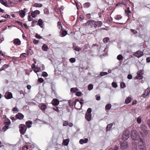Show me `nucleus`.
<instances>
[{
    "label": "nucleus",
    "instance_id": "2",
    "mask_svg": "<svg viewBox=\"0 0 150 150\" xmlns=\"http://www.w3.org/2000/svg\"><path fill=\"white\" fill-rule=\"evenodd\" d=\"M138 147L140 150H146V146L144 139L140 138V141L138 143Z\"/></svg>",
    "mask_w": 150,
    "mask_h": 150
},
{
    "label": "nucleus",
    "instance_id": "38",
    "mask_svg": "<svg viewBox=\"0 0 150 150\" xmlns=\"http://www.w3.org/2000/svg\"><path fill=\"white\" fill-rule=\"evenodd\" d=\"M123 134H125L126 135L129 137L130 131L129 130H126L123 133Z\"/></svg>",
    "mask_w": 150,
    "mask_h": 150
},
{
    "label": "nucleus",
    "instance_id": "62",
    "mask_svg": "<svg viewBox=\"0 0 150 150\" xmlns=\"http://www.w3.org/2000/svg\"><path fill=\"white\" fill-rule=\"evenodd\" d=\"M37 22V21L36 20L33 21L32 22V27L34 26L35 25V23H36Z\"/></svg>",
    "mask_w": 150,
    "mask_h": 150
},
{
    "label": "nucleus",
    "instance_id": "21",
    "mask_svg": "<svg viewBox=\"0 0 150 150\" xmlns=\"http://www.w3.org/2000/svg\"><path fill=\"white\" fill-rule=\"evenodd\" d=\"M9 67V64H5L3 65V66L0 69V71H2V70H4L5 69L7 68L8 67Z\"/></svg>",
    "mask_w": 150,
    "mask_h": 150
},
{
    "label": "nucleus",
    "instance_id": "34",
    "mask_svg": "<svg viewBox=\"0 0 150 150\" xmlns=\"http://www.w3.org/2000/svg\"><path fill=\"white\" fill-rule=\"evenodd\" d=\"M61 36L64 37L67 34V32L66 30H62Z\"/></svg>",
    "mask_w": 150,
    "mask_h": 150
},
{
    "label": "nucleus",
    "instance_id": "44",
    "mask_svg": "<svg viewBox=\"0 0 150 150\" xmlns=\"http://www.w3.org/2000/svg\"><path fill=\"white\" fill-rule=\"evenodd\" d=\"M42 75L43 77H46L48 76V74L46 72L43 71L42 73Z\"/></svg>",
    "mask_w": 150,
    "mask_h": 150
},
{
    "label": "nucleus",
    "instance_id": "47",
    "mask_svg": "<svg viewBox=\"0 0 150 150\" xmlns=\"http://www.w3.org/2000/svg\"><path fill=\"white\" fill-rule=\"evenodd\" d=\"M125 85L123 82H121L120 83V87L121 88H123L125 87Z\"/></svg>",
    "mask_w": 150,
    "mask_h": 150
},
{
    "label": "nucleus",
    "instance_id": "32",
    "mask_svg": "<svg viewBox=\"0 0 150 150\" xmlns=\"http://www.w3.org/2000/svg\"><path fill=\"white\" fill-rule=\"evenodd\" d=\"M33 6L36 7H41L42 6V5L41 4L36 3L34 4Z\"/></svg>",
    "mask_w": 150,
    "mask_h": 150
},
{
    "label": "nucleus",
    "instance_id": "35",
    "mask_svg": "<svg viewBox=\"0 0 150 150\" xmlns=\"http://www.w3.org/2000/svg\"><path fill=\"white\" fill-rule=\"evenodd\" d=\"M131 100V98L130 97H128L125 100V103L126 104H128L130 103Z\"/></svg>",
    "mask_w": 150,
    "mask_h": 150
},
{
    "label": "nucleus",
    "instance_id": "12",
    "mask_svg": "<svg viewBox=\"0 0 150 150\" xmlns=\"http://www.w3.org/2000/svg\"><path fill=\"white\" fill-rule=\"evenodd\" d=\"M40 13V11L38 10H35L34 11L32 12L31 13V16L33 18H35L36 16L39 14Z\"/></svg>",
    "mask_w": 150,
    "mask_h": 150
},
{
    "label": "nucleus",
    "instance_id": "24",
    "mask_svg": "<svg viewBox=\"0 0 150 150\" xmlns=\"http://www.w3.org/2000/svg\"><path fill=\"white\" fill-rule=\"evenodd\" d=\"M78 90V89L76 87L72 88L70 89V91L71 93H75Z\"/></svg>",
    "mask_w": 150,
    "mask_h": 150
},
{
    "label": "nucleus",
    "instance_id": "54",
    "mask_svg": "<svg viewBox=\"0 0 150 150\" xmlns=\"http://www.w3.org/2000/svg\"><path fill=\"white\" fill-rule=\"evenodd\" d=\"M33 42L34 44L37 45L39 43V40L34 39L33 41Z\"/></svg>",
    "mask_w": 150,
    "mask_h": 150
},
{
    "label": "nucleus",
    "instance_id": "18",
    "mask_svg": "<svg viewBox=\"0 0 150 150\" xmlns=\"http://www.w3.org/2000/svg\"><path fill=\"white\" fill-rule=\"evenodd\" d=\"M43 23V20L41 19H40L38 20V24L41 28H42Z\"/></svg>",
    "mask_w": 150,
    "mask_h": 150
},
{
    "label": "nucleus",
    "instance_id": "11",
    "mask_svg": "<svg viewBox=\"0 0 150 150\" xmlns=\"http://www.w3.org/2000/svg\"><path fill=\"white\" fill-rule=\"evenodd\" d=\"M143 74V71L140 70L137 73V76L138 79H141L143 78L142 75Z\"/></svg>",
    "mask_w": 150,
    "mask_h": 150
},
{
    "label": "nucleus",
    "instance_id": "55",
    "mask_svg": "<svg viewBox=\"0 0 150 150\" xmlns=\"http://www.w3.org/2000/svg\"><path fill=\"white\" fill-rule=\"evenodd\" d=\"M92 111V110L91 108H88L87 110V112L86 113H88L90 114H91V112Z\"/></svg>",
    "mask_w": 150,
    "mask_h": 150
},
{
    "label": "nucleus",
    "instance_id": "4",
    "mask_svg": "<svg viewBox=\"0 0 150 150\" xmlns=\"http://www.w3.org/2000/svg\"><path fill=\"white\" fill-rule=\"evenodd\" d=\"M27 128L25 125H21L19 127V131L21 134H24L26 131Z\"/></svg>",
    "mask_w": 150,
    "mask_h": 150
},
{
    "label": "nucleus",
    "instance_id": "7",
    "mask_svg": "<svg viewBox=\"0 0 150 150\" xmlns=\"http://www.w3.org/2000/svg\"><path fill=\"white\" fill-rule=\"evenodd\" d=\"M95 23L94 27L95 28L100 27L103 25V23L101 21H95Z\"/></svg>",
    "mask_w": 150,
    "mask_h": 150
},
{
    "label": "nucleus",
    "instance_id": "1",
    "mask_svg": "<svg viewBox=\"0 0 150 150\" xmlns=\"http://www.w3.org/2000/svg\"><path fill=\"white\" fill-rule=\"evenodd\" d=\"M141 132H140V134L142 137H144L145 135H146L149 132V131L147 130V127L145 125L142 124L140 127Z\"/></svg>",
    "mask_w": 150,
    "mask_h": 150
},
{
    "label": "nucleus",
    "instance_id": "33",
    "mask_svg": "<svg viewBox=\"0 0 150 150\" xmlns=\"http://www.w3.org/2000/svg\"><path fill=\"white\" fill-rule=\"evenodd\" d=\"M69 142V139H65L63 141V143L65 146H67Z\"/></svg>",
    "mask_w": 150,
    "mask_h": 150
},
{
    "label": "nucleus",
    "instance_id": "61",
    "mask_svg": "<svg viewBox=\"0 0 150 150\" xmlns=\"http://www.w3.org/2000/svg\"><path fill=\"white\" fill-rule=\"evenodd\" d=\"M81 92H77L76 93V95L78 96H81Z\"/></svg>",
    "mask_w": 150,
    "mask_h": 150
},
{
    "label": "nucleus",
    "instance_id": "13",
    "mask_svg": "<svg viewBox=\"0 0 150 150\" xmlns=\"http://www.w3.org/2000/svg\"><path fill=\"white\" fill-rule=\"evenodd\" d=\"M91 117L92 115L91 114L88 113H86L85 118L87 121H90L91 120Z\"/></svg>",
    "mask_w": 150,
    "mask_h": 150
},
{
    "label": "nucleus",
    "instance_id": "31",
    "mask_svg": "<svg viewBox=\"0 0 150 150\" xmlns=\"http://www.w3.org/2000/svg\"><path fill=\"white\" fill-rule=\"evenodd\" d=\"M13 43L16 45H19V39L18 38L15 39L13 40Z\"/></svg>",
    "mask_w": 150,
    "mask_h": 150
},
{
    "label": "nucleus",
    "instance_id": "27",
    "mask_svg": "<svg viewBox=\"0 0 150 150\" xmlns=\"http://www.w3.org/2000/svg\"><path fill=\"white\" fill-rule=\"evenodd\" d=\"M57 27L59 29H61V30H62L63 29L62 25V23L61 22L58 21L57 22Z\"/></svg>",
    "mask_w": 150,
    "mask_h": 150
},
{
    "label": "nucleus",
    "instance_id": "36",
    "mask_svg": "<svg viewBox=\"0 0 150 150\" xmlns=\"http://www.w3.org/2000/svg\"><path fill=\"white\" fill-rule=\"evenodd\" d=\"M0 2L1 3L6 6H8V4L7 2L6 1H4V0H0Z\"/></svg>",
    "mask_w": 150,
    "mask_h": 150
},
{
    "label": "nucleus",
    "instance_id": "29",
    "mask_svg": "<svg viewBox=\"0 0 150 150\" xmlns=\"http://www.w3.org/2000/svg\"><path fill=\"white\" fill-rule=\"evenodd\" d=\"M117 58L118 60L121 61L123 60V57L122 54H120L117 56Z\"/></svg>",
    "mask_w": 150,
    "mask_h": 150
},
{
    "label": "nucleus",
    "instance_id": "16",
    "mask_svg": "<svg viewBox=\"0 0 150 150\" xmlns=\"http://www.w3.org/2000/svg\"><path fill=\"white\" fill-rule=\"evenodd\" d=\"M5 97L6 99H9L12 97V94L10 92L6 93L5 95Z\"/></svg>",
    "mask_w": 150,
    "mask_h": 150
},
{
    "label": "nucleus",
    "instance_id": "28",
    "mask_svg": "<svg viewBox=\"0 0 150 150\" xmlns=\"http://www.w3.org/2000/svg\"><path fill=\"white\" fill-rule=\"evenodd\" d=\"M111 105L110 104H107L105 106V109L106 111L110 110L111 107Z\"/></svg>",
    "mask_w": 150,
    "mask_h": 150
},
{
    "label": "nucleus",
    "instance_id": "19",
    "mask_svg": "<svg viewBox=\"0 0 150 150\" xmlns=\"http://www.w3.org/2000/svg\"><path fill=\"white\" fill-rule=\"evenodd\" d=\"M132 150H137V142H132Z\"/></svg>",
    "mask_w": 150,
    "mask_h": 150
},
{
    "label": "nucleus",
    "instance_id": "43",
    "mask_svg": "<svg viewBox=\"0 0 150 150\" xmlns=\"http://www.w3.org/2000/svg\"><path fill=\"white\" fill-rule=\"evenodd\" d=\"M40 69V68L36 67V68H35L34 69V71L35 73H37V72H39Z\"/></svg>",
    "mask_w": 150,
    "mask_h": 150
},
{
    "label": "nucleus",
    "instance_id": "58",
    "mask_svg": "<svg viewBox=\"0 0 150 150\" xmlns=\"http://www.w3.org/2000/svg\"><path fill=\"white\" fill-rule=\"evenodd\" d=\"M1 17L5 18H10L11 17V16L10 15H8V14H6L5 16H2Z\"/></svg>",
    "mask_w": 150,
    "mask_h": 150
},
{
    "label": "nucleus",
    "instance_id": "52",
    "mask_svg": "<svg viewBox=\"0 0 150 150\" xmlns=\"http://www.w3.org/2000/svg\"><path fill=\"white\" fill-rule=\"evenodd\" d=\"M12 110L13 112L14 113H16L18 112V109L16 107L13 108L12 109Z\"/></svg>",
    "mask_w": 150,
    "mask_h": 150
},
{
    "label": "nucleus",
    "instance_id": "9",
    "mask_svg": "<svg viewBox=\"0 0 150 150\" xmlns=\"http://www.w3.org/2000/svg\"><path fill=\"white\" fill-rule=\"evenodd\" d=\"M59 103V100L56 99H53L51 103L54 106H57L58 105Z\"/></svg>",
    "mask_w": 150,
    "mask_h": 150
},
{
    "label": "nucleus",
    "instance_id": "6",
    "mask_svg": "<svg viewBox=\"0 0 150 150\" xmlns=\"http://www.w3.org/2000/svg\"><path fill=\"white\" fill-rule=\"evenodd\" d=\"M143 52L140 50H139L134 54L133 55L138 58H139L143 56Z\"/></svg>",
    "mask_w": 150,
    "mask_h": 150
},
{
    "label": "nucleus",
    "instance_id": "49",
    "mask_svg": "<svg viewBox=\"0 0 150 150\" xmlns=\"http://www.w3.org/2000/svg\"><path fill=\"white\" fill-rule=\"evenodd\" d=\"M112 86L113 87L116 88L117 87V83L115 82H113L112 83Z\"/></svg>",
    "mask_w": 150,
    "mask_h": 150
},
{
    "label": "nucleus",
    "instance_id": "14",
    "mask_svg": "<svg viewBox=\"0 0 150 150\" xmlns=\"http://www.w3.org/2000/svg\"><path fill=\"white\" fill-rule=\"evenodd\" d=\"M39 106L43 112L45 111V110L47 108V105L44 103H42L41 105H39Z\"/></svg>",
    "mask_w": 150,
    "mask_h": 150
},
{
    "label": "nucleus",
    "instance_id": "51",
    "mask_svg": "<svg viewBox=\"0 0 150 150\" xmlns=\"http://www.w3.org/2000/svg\"><path fill=\"white\" fill-rule=\"evenodd\" d=\"M38 81L40 83H42L44 82V80L42 78H38Z\"/></svg>",
    "mask_w": 150,
    "mask_h": 150
},
{
    "label": "nucleus",
    "instance_id": "15",
    "mask_svg": "<svg viewBox=\"0 0 150 150\" xmlns=\"http://www.w3.org/2000/svg\"><path fill=\"white\" fill-rule=\"evenodd\" d=\"M26 10V9L25 8H24L23 10H21V11H19V15L21 18H23L24 17L25 15V12L24 11Z\"/></svg>",
    "mask_w": 150,
    "mask_h": 150
},
{
    "label": "nucleus",
    "instance_id": "20",
    "mask_svg": "<svg viewBox=\"0 0 150 150\" xmlns=\"http://www.w3.org/2000/svg\"><path fill=\"white\" fill-rule=\"evenodd\" d=\"M42 49L43 50L45 51H47V50L49 49L48 46L45 44L43 45L42 46Z\"/></svg>",
    "mask_w": 150,
    "mask_h": 150
},
{
    "label": "nucleus",
    "instance_id": "23",
    "mask_svg": "<svg viewBox=\"0 0 150 150\" xmlns=\"http://www.w3.org/2000/svg\"><path fill=\"white\" fill-rule=\"evenodd\" d=\"M125 13L126 14L127 16H129V13H131V11L129 10V7H127V9L125 10Z\"/></svg>",
    "mask_w": 150,
    "mask_h": 150
},
{
    "label": "nucleus",
    "instance_id": "57",
    "mask_svg": "<svg viewBox=\"0 0 150 150\" xmlns=\"http://www.w3.org/2000/svg\"><path fill=\"white\" fill-rule=\"evenodd\" d=\"M8 129V128L7 127L4 126L2 128V130L3 131L5 132Z\"/></svg>",
    "mask_w": 150,
    "mask_h": 150
},
{
    "label": "nucleus",
    "instance_id": "40",
    "mask_svg": "<svg viewBox=\"0 0 150 150\" xmlns=\"http://www.w3.org/2000/svg\"><path fill=\"white\" fill-rule=\"evenodd\" d=\"M128 1H129V0H123L121 3V5H122L123 6V5H125Z\"/></svg>",
    "mask_w": 150,
    "mask_h": 150
},
{
    "label": "nucleus",
    "instance_id": "17",
    "mask_svg": "<svg viewBox=\"0 0 150 150\" xmlns=\"http://www.w3.org/2000/svg\"><path fill=\"white\" fill-rule=\"evenodd\" d=\"M77 101H79V102L80 104L81 105V108H82V105L83 104V100L82 99H81L80 100H79V99H76L74 101V103L75 104V105H74L75 106H76V103Z\"/></svg>",
    "mask_w": 150,
    "mask_h": 150
},
{
    "label": "nucleus",
    "instance_id": "45",
    "mask_svg": "<svg viewBox=\"0 0 150 150\" xmlns=\"http://www.w3.org/2000/svg\"><path fill=\"white\" fill-rule=\"evenodd\" d=\"M69 61L71 63H73L76 62V59L74 58H71L69 59Z\"/></svg>",
    "mask_w": 150,
    "mask_h": 150
},
{
    "label": "nucleus",
    "instance_id": "26",
    "mask_svg": "<svg viewBox=\"0 0 150 150\" xmlns=\"http://www.w3.org/2000/svg\"><path fill=\"white\" fill-rule=\"evenodd\" d=\"M91 5V4L89 2H87L83 4V7L85 8H88Z\"/></svg>",
    "mask_w": 150,
    "mask_h": 150
},
{
    "label": "nucleus",
    "instance_id": "42",
    "mask_svg": "<svg viewBox=\"0 0 150 150\" xmlns=\"http://www.w3.org/2000/svg\"><path fill=\"white\" fill-rule=\"evenodd\" d=\"M109 40V38L108 37H106L104 38L103 40V41L104 43H106L108 42V41Z\"/></svg>",
    "mask_w": 150,
    "mask_h": 150
},
{
    "label": "nucleus",
    "instance_id": "50",
    "mask_svg": "<svg viewBox=\"0 0 150 150\" xmlns=\"http://www.w3.org/2000/svg\"><path fill=\"white\" fill-rule=\"evenodd\" d=\"M137 122L139 124L141 122L142 120L141 118L140 117H139L137 119Z\"/></svg>",
    "mask_w": 150,
    "mask_h": 150
},
{
    "label": "nucleus",
    "instance_id": "41",
    "mask_svg": "<svg viewBox=\"0 0 150 150\" xmlns=\"http://www.w3.org/2000/svg\"><path fill=\"white\" fill-rule=\"evenodd\" d=\"M27 53L28 55H32L33 53V52L31 49H29L27 51Z\"/></svg>",
    "mask_w": 150,
    "mask_h": 150
},
{
    "label": "nucleus",
    "instance_id": "56",
    "mask_svg": "<svg viewBox=\"0 0 150 150\" xmlns=\"http://www.w3.org/2000/svg\"><path fill=\"white\" fill-rule=\"evenodd\" d=\"M24 116L22 113H19V120L22 119L23 118Z\"/></svg>",
    "mask_w": 150,
    "mask_h": 150
},
{
    "label": "nucleus",
    "instance_id": "8",
    "mask_svg": "<svg viewBox=\"0 0 150 150\" xmlns=\"http://www.w3.org/2000/svg\"><path fill=\"white\" fill-rule=\"evenodd\" d=\"M120 146L122 149H125L128 147V144L127 142L123 141L121 142Z\"/></svg>",
    "mask_w": 150,
    "mask_h": 150
},
{
    "label": "nucleus",
    "instance_id": "25",
    "mask_svg": "<svg viewBox=\"0 0 150 150\" xmlns=\"http://www.w3.org/2000/svg\"><path fill=\"white\" fill-rule=\"evenodd\" d=\"M10 119L13 121L16 120L17 119H19V113L17 114L15 117H10Z\"/></svg>",
    "mask_w": 150,
    "mask_h": 150
},
{
    "label": "nucleus",
    "instance_id": "59",
    "mask_svg": "<svg viewBox=\"0 0 150 150\" xmlns=\"http://www.w3.org/2000/svg\"><path fill=\"white\" fill-rule=\"evenodd\" d=\"M28 149V147L27 146L25 145L24 146L22 149V150H26Z\"/></svg>",
    "mask_w": 150,
    "mask_h": 150
},
{
    "label": "nucleus",
    "instance_id": "46",
    "mask_svg": "<svg viewBox=\"0 0 150 150\" xmlns=\"http://www.w3.org/2000/svg\"><path fill=\"white\" fill-rule=\"evenodd\" d=\"M93 88V86L92 84H90L88 86V89L89 90H91Z\"/></svg>",
    "mask_w": 150,
    "mask_h": 150
},
{
    "label": "nucleus",
    "instance_id": "60",
    "mask_svg": "<svg viewBox=\"0 0 150 150\" xmlns=\"http://www.w3.org/2000/svg\"><path fill=\"white\" fill-rule=\"evenodd\" d=\"M68 122L67 121H64L63 123V126H64L68 125Z\"/></svg>",
    "mask_w": 150,
    "mask_h": 150
},
{
    "label": "nucleus",
    "instance_id": "64",
    "mask_svg": "<svg viewBox=\"0 0 150 150\" xmlns=\"http://www.w3.org/2000/svg\"><path fill=\"white\" fill-rule=\"evenodd\" d=\"M53 110H54L55 111L59 112V110L58 109V108L57 107H54L53 108Z\"/></svg>",
    "mask_w": 150,
    "mask_h": 150
},
{
    "label": "nucleus",
    "instance_id": "3",
    "mask_svg": "<svg viewBox=\"0 0 150 150\" xmlns=\"http://www.w3.org/2000/svg\"><path fill=\"white\" fill-rule=\"evenodd\" d=\"M131 137L134 140H137L139 139H140V136L138 134V132L135 130H132L131 132Z\"/></svg>",
    "mask_w": 150,
    "mask_h": 150
},
{
    "label": "nucleus",
    "instance_id": "5",
    "mask_svg": "<svg viewBox=\"0 0 150 150\" xmlns=\"http://www.w3.org/2000/svg\"><path fill=\"white\" fill-rule=\"evenodd\" d=\"M95 21L94 20H90L88 21L85 23L86 26H88L91 28L94 27Z\"/></svg>",
    "mask_w": 150,
    "mask_h": 150
},
{
    "label": "nucleus",
    "instance_id": "10",
    "mask_svg": "<svg viewBox=\"0 0 150 150\" xmlns=\"http://www.w3.org/2000/svg\"><path fill=\"white\" fill-rule=\"evenodd\" d=\"M150 93V88H148L144 91V93L142 95L144 98H146L149 95Z\"/></svg>",
    "mask_w": 150,
    "mask_h": 150
},
{
    "label": "nucleus",
    "instance_id": "48",
    "mask_svg": "<svg viewBox=\"0 0 150 150\" xmlns=\"http://www.w3.org/2000/svg\"><path fill=\"white\" fill-rule=\"evenodd\" d=\"M108 74V73L107 72H102L100 73V75L101 76H103L104 75H106Z\"/></svg>",
    "mask_w": 150,
    "mask_h": 150
},
{
    "label": "nucleus",
    "instance_id": "39",
    "mask_svg": "<svg viewBox=\"0 0 150 150\" xmlns=\"http://www.w3.org/2000/svg\"><path fill=\"white\" fill-rule=\"evenodd\" d=\"M122 16L120 15H117L115 17V19L117 20H119L121 19L122 18Z\"/></svg>",
    "mask_w": 150,
    "mask_h": 150
},
{
    "label": "nucleus",
    "instance_id": "63",
    "mask_svg": "<svg viewBox=\"0 0 150 150\" xmlns=\"http://www.w3.org/2000/svg\"><path fill=\"white\" fill-rule=\"evenodd\" d=\"M130 30L131 32L133 33L134 34H136L137 33V31L135 30L132 29H131Z\"/></svg>",
    "mask_w": 150,
    "mask_h": 150
},
{
    "label": "nucleus",
    "instance_id": "53",
    "mask_svg": "<svg viewBox=\"0 0 150 150\" xmlns=\"http://www.w3.org/2000/svg\"><path fill=\"white\" fill-rule=\"evenodd\" d=\"M4 125H10L11 124V122L10 120L8 121H5L4 122Z\"/></svg>",
    "mask_w": 150,
    "mask_h": 150
},
{
    "label": "nucleus",
    "instance_id": "22",
    "mask_svg": "<svg viewBox=\"0 0 150 150\" xmlns=\"http://www.w3.org/2000/svg\"><path fill=\"white\" fill-rule=\"evenodd\" d=\"M32 124V122L30 120H29L26 122V125L28 128H30L31 127Z\"/></svg>",
    "mask_w": 150,
    "mask_h": 150
},
{
    "label": "nucleus",
    "instance_id": "37",
    "mask_svg": "<svg viewBox=\"0 0 150 150\" xmlns=\"http://www.w3.org/2000/svg\"><path fill=\"white\" fill-rule=\"evenodd\" d=\"M112 124L110 123L108 124L106 127V130L107 131L109 130L112 127Z\"/></svg>",
    "mask_w": 150,
    "mask_h": 150
},
{
    "label": "nucleus",
    "instance_id": "30",
    "mask_svg": "<svg viewBox=\"0 0 150 150\" xmlns=\"http://www.w3.org/2000/svg\"><path fill=\"white\" fill-rule=\"evenodd\" d=\"M129 136L126 135L125 134L123 133L122 137V139L124 140H127L129 138Z\"/></svg>",
    "mask_w": 150,
    "mask_h": 150
}]
</instances>
